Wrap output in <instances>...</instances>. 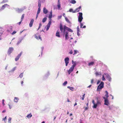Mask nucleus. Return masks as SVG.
<instances>
[{
	"label": "nucleus",
	"mask_w": 123,
	"mask_h": 123,
	"mask_svg": "<svg viewBox=\"0 0 123 123\" xmlns=\"http://www.w3.org/2000/svg\"><path fill=\"white\" fill-rule=\"evenodd\" d=\"M92 103L93 104V105L92 106L93 108L96 109L98 107L97 105V103H96L95 102V101L94 100H93L92 101Z\"/></svg>",
	"instance_id": "nucleus-12"
},
{
	"label": "nucleus",
	"mask_w": 123,
	"mask_h": 123,
	"mask_svg": "<svg viewBox=\"0 0 123 123\" xmlns=\"http://www.w3.org/2000/svg\"><path fill=\"white\" fill-rule=\"evenodd\" d=\"M69 53L70 54H72L73 53V52L72 50H71L69 52Z\"/></svg>",
	"instance_id": "nucleus-61"
},
{
	"label": "nucleus",
	"mask_w": 123,
	"mask_h": 123,
	"mask_svg": "<svg viewBox=\"0 0 123 123\" xmlns=\"http://www.w3.org/2000/svg\"><path fill=\"white\" fill-rule=\"evenodd\" d=\"M58 3L57 4V8L58 10H61V5L60 4V0H58Z\"/></svg>",
	"instance_id": "nucleus-14"
},
{
	"label": "nucleus",
	"mask_w": 123,
	"mask_h": 123,
	"mask_svg": "<svg viewBox=\"0 0 123 123\" xmlns=\"http://www.w3.org/2000/svg\"><path fill=\"white\" fill-rule=\"evenodd\" d=\"M16 68H17L16 67H14L12 68V70H11L10 71H9V72H13L15 70V69H16Z\"/></svg>",
	"instance_id": "nucleus-33"
},
{
	"label": "nucleus",
	"mask_w": 123,
	"mask_h": 123,
	"mask_svg": "<svg viewBox=\"0 0 123 123\" xmlns=\"http://www.w3.org/2000/svg\"><path fill=\"white\" fill-rule=\"evenodd\" d=\"M12 119V118L11 117H9L8 119V123H11V121Z\"/></svg>",
	"instance_id": "nucleus-49"
},
{
	"label": "nucleus",
	"mask_w": 123,
	"mask_h": 123,
	"mask_svg": "<svg viewBox=\"0 0 123 123\" xmlns=\"http://www.w3.org/2000/svg\"><path fill=\"white\" fill-rule=\"evenodd\" d=\"M78 63L77 62H76L75 61L73 63V64L72 66L74 68L77 65Z\"/></svg>",
	"instance_id": "nucleus-31"
},
{
	"label": "nucleus",
	"mask_w": 123,
	"mask_h": 123,
	"mask_svg": "<svg viewBox=\"0 0 123 123\" xmlns=\"http://www.w3.org/2000/svg\"><path fill=\"white\" fill-rule=\"evenodd\" d=\"M24 39V37H22L19 38V40H20L21 41H22Z\"/></svg>",
	"instance_id": "nucleus-45"
},
{
	"label": "nucleus",
	"mask_w": 123,
	"mask_h": 123,
	"mask_svg": "<svg viewBox=\"0 0 123 123\" xmlns=\"http://www.w3.org/2000/svg\"><path fill=\"white\" fill-rule=\"evenodd\" d=\"M42 25V24L41 23H40L39 24V27H38V29L37 30H38L41 28Z\"/></svg>",
	"instance_id": "nucleus-48"
},
{
	"label": "nucleus",
	"mask_w": 123,
	"mask_h": 123,
	"mask_svg": "<svg viewBox=\"0 0 123 123\" xmlns=\"http://www.w3.org/2000/svg\"><path fill=\"white\" fill-rule=\"evenodd\" d=\"M49 16L53 17L52 16V11H51L50 12V13L49 15Z\"/></svg>",
	"instance_id": "nucleus-39"
},
{
	"label": "nucleus",
	"mask_w": 123,
	"mask_h": 123,
	"mask_svg": "<svg viewBox=\"0 0 123 123\" xmlns=\"http://www.w3.org/2000/svg\"><path fill=\"white\" fill-rule=\"evenodd\" d=\"M104 74L106 76V77L109 82H111V78L108 74L104 73Z\"/></svg>",
	"instance_id": "nucleus-6"
},
{
	"label": "nucleus",
	"mask_w": 123,
	"mask_h": 123,
	"mask_svg": "<svg viewBox=\"0 0 123 123\" xmlns=\"http://www.w3.org/2000/svg\"><path fill=\"white\" fill-rule=\"evenodd\" d=\"M59 28L61 31V33L63 37H65V40H66L69 38V32H72L73 30L67 26L65 25H63L62 24L60 23Z\"/></svg>",
	"instance_id": "nucleus-1"
},
{
	"label": "nucleus",
	"mask_w": 123,
	"mask_h": 123,
	"mask_svg": "<svg viewBox=\"0 0 123 123\" xmlns=\"http://www.w3.org/2000/svg\"><path fill=\"white\" fill-rule=\"evenodd\" d=\"M14 50L13 48L12 47H9L7 52V54L9 55Z\"/></svg>",
	"instance_id": "nucleus-11"
},
{
	"label": "nucleus",
	"mask_w": 123,
	"mask_h": 123,
	"mask_svg": "<svg viewBox=\"0 0 123 123\" xmlns=\"http://www.w3.org/2000/svg\"><path fill=\"white\" fill-rule=\"evenodd\" d=\"M6 5H7L6 4H5L2 6L1 8L0 9V11L4 9L6 7Z\"/></svg>",
	"instance_id": "nucleus-24"
},
{
	"label": "nucleus",
	"mask_w": 123,
	"mask_h": 123,
	"mask_svg": "<svg viewBox=\"0 0 123 123\" xmlns=\"http://www.w3.org/2000/svg\"><path fill=\"white\" fill-rule=\"evenodd\" d=\"M25 15V14H24L22 15L21 18V21H22L23 19L24 18Z\"/></svg>",
	"instance_id": "nucleus-41"
},
{
	"label": "nucleus",
	"mask_w": 123,
	"mask_h": 123,
	"mask_svg": "<svg viewBox=\"0 0 123 123\" xmlns=\"http://www.w3.org/2000/svg\"><path fill=\"white\" fill-rule=\"evenodd\" d=\"M24 39V37H22L19 38V40H20L21 41H22Z\"/></svg>",
	"instance_id": "nucleus-47"
},
{
	"label": "nucleus",
	"mask_w": 123,
	"mask_h": 123,
	"mask_svg": "<svg viewBox=\"0 0 123 123\" xmlns=\"http://www.w3.org/2000/svg\"><path fill=\"white\" fill-rule=\"evenodd\" d=\"M22 52H20V53L19 54H18L17 56L19 58H20V57L21 56L22 54Z\"/></svg>",
	"instance_id": "nucleus-42"
},
{
	"label": "nucleus",
	"mask_w": 123,
	"mask_h": 123,
	"mask_svg": "<svg viewBox=\"0 0 123 123\" xmlns=\"http://www.w3.org/2000/svg\"><path fill=\"white\" fill-rule=\"evenodd\" d=\"M6 4L7 5H6V7H7V8H8L9 9H10V6L9 5H8L7 4Z\"/></svg>",
	"instance_id": "nucleus-60"
},
{
	"label": "nucleus",
	"mask_w": 123,
	"mask_h": 123,
	"mask_svg": "<svg viewBox=\"0 0 123 123\" xmlns=\"http://www.w3.org/2000/svg\"><path fill=\"white\" fill-rule=\"evenodd\" d=\"M19 57L17 56H16V57L15 58V61H18V59H19Z\"/></svg>",
	"instance_id": "nucleus-43"
},
{
	"label": "nucleus",
	"mask_w": 123,
	"mask_h": 123,
	"mask_svg": "<svg viewBox=\"0 0 123 123\" xmlns=\"http://www.w3.org/2000/svg\"><path fill=\"white\" fill-rule=\"evenodd\" d=\"M41 56L42 55L43 53V50L44 47H41Z\"/></svg>",
	"instance_id": "nucleus-40"
},
{
	"label": "nucleus",
	"mask_w": 123,
	"mask_h": 123,
	"mask_svg": "<svg viewBox=\"0 0 123 123\" xmlns=\"http://www.w3.org/2000/svg\"><path fill=\"white\" fill-rule=\"evenodd\" d=\"M100 81L99 80H98L97 82V85H98L99 83H100Z\"/></svg>",
	"instance_id": "nucleus-56"
},
{
	"label": "nucleus",
	"mask_w": 123,
	"mask_h": 123,
	"mask_svg": "<svg viewBox=\"0 0 123 123\" xmlns=\"http://www.w3.org/2000/svg\"><path fill=\"white\" fill-rule=\"evenodd\" d=\"M19 100V98L17 97H15L14 99V101L16 103L18 102V100Z\"/></svg>",
	"instance_id": "nucleus-26"
},
{
	"label": "nucleus",
	"mask_w": 123,
	"mask_h": 123,
	"mask_svg": "<svg viewBox=\"0 0 123 123\" xmlns=\"http://www.w3.org/2000/svg\"><path fill=\"white\" fill-rule=\"evenodd\" d=\"M51 24L48 23V24L47 25H46V27H45V28H46V31H48L49 30V29L50 27V26Z\"/></svg>",
	"instance_id": "nucleus-20"
},
{
	"label": "nucleus",
	"mask_w": 123,
	"mask_h": 123,
	"mask_svg": "<svg viewBox=\"0 0 123 123\" xmlns=\"http://www.w3.org/2000/svg\"><path fill=\"white\" fill-rule=\"evenodd\" d=\"M81 8V6H79L73 12V13H74L79 12Z\"/></svg>",
	"instance_id": "nucleus-16"
},
{
	"label": "nucleus",
	"mask_w": 123,
	"mask_h": 123,
	"mask_svg": "<svg viewBox=\"0 0 123 123\" xmlns=\"http://www.w3.org/2000/svg\"><path fill=\"white\" fill-rule=\"evenodd\" d=\"M23 73H21L19 75V77H18V78L19 77H20L21 78H22L23 76Z\"/></svg>",
	"instance_id": "nucleus-35"
},
{
	"label": "nucleus",
	"mask_w": 123,
	"mask_h": 123,
	"mask_svg": "<svg viewBox=\"0 0 123 123\" xmlns=\"http://www.w3.org/2000/svg\"><path fill=\"white\" fill-rule=\"evenodd\" d=\"M94 80L93 79H92L91 81V83L92 84L94 82Z\"/></svg>",
	"instance_id": "nucleus-58"
},
{
	"label": "nucleus",
	"mask_w": 123,
	"mask_h": 123,
	"mask_svg": "<svg viewBox=\"0 0 123 123\" xmlns=\"http://www.w3.org/2000/svg\"><path fill=\"white\" fill-rule=\"evenodd\" d=\"M88 107H86L84 109V110L85 111H86V110H88Z\"/></svg>",
	"instance_id": "nucleus-63"
},
{
	"label": "nucleus",
	"mask_w": 123,
	"mask_h": 123,
	"mask_svg": "<svg viewBox=\"0 0 123 123\" xmlns=\"http://www.w3.org/2000/svg\"><path fill=\"white\" fill-rule=\"evenodd\" d=\"M74 11H73V9L72 8H70L69 9V10L68 11V12H72V13H73V12Z\"/></svg>",
	"instance_id": "nucleus-52"
},
{
	"label": "nucleus",
	"mask_w": 123,
	"mask_h": 123,
	"mask_svg": "<svg viewBox=\"0 0 123 123\" xmlns=\"http://www.w3.org/2000/svg\"><path fill=\"white\" fill-rule=\"evenodd\" d=\"M50 74V73L49 71H48L44 75L43 77V79L44 80L47 79Z\"/></svg>",
	"instance_id": "nucleus-10"
},
{
	"label": "nucleus",
	"mask_w": 123,
	"mask_h": 123,
	"mask_svg": "<svg viewBox=\"0 0 123 123\" xmlns=\"http://www.w3.org/2000/svg\"><path fill=\"white\" fill-rule=\"evenodd\" d=\"M68 82L67 81H65L63 83V85L64 86H65L67 84Z\"/></svg>",
	"instance_id": "nucleus-38"
},
{
	"label": "nucleus",
	"mask_w": 123,
	"mask_h": 123,
	"mask_svg": "<svg viewBox=\"0 0 123 123\" xmlns=\"http://www.w3.org/2000/svg\"><path fill=\"white\" fill-rule=\"evenodd\" d=\"M62 17V15H61L60 16H59L58 17V19H59L61 18Z\"/></svg>",
	"instance_id": "nucleus-55"
},
{
	"label": "nucleus",
	"mask_w": 123,
	"mask_h": 123,
	"mask_svg": "<svg viewBox=\"0 0 123 123\" xmlns=\"http://www.w3.org/2000/svg\"><path fill=\"white\" fill-rule=\"evenodd\" d=\"M45 0H38V5L39 4L41 6V3H44L45 2Z\"/></svg>",
	"instance_id": "nucleus-18"
},
{
	"label": "nucleus",
	"mask_w": 123,
	"mask_h": 123,
	"mask_svg": "<svg viewBox=\"0 0 123 123\" xmlns=\"http://www.w3.org/2000/svg\"><path fill=\"white\" fill-rule=\"evenodd\" d=\"M96 102L98 107L101 105V103L103 99L100 96H99L96 97Z\"/></svg>",
	"instance_id": "nucleus-2"
},
{
	"label": "nucleus",
	"mask_w": 123,
	"mask_h": 123,
	"mask_svg": "<svg viewBox=\"0 0 123 123\" xmlns=\"http://www.w3.org/2000/svg\"><path fill=\"white\" fill-rule=\"evenodd\" d=\"M7 118V116H6L4 118H3L2 119V121H5Z\"/></svg>",
	"instance_id": "nucleus-57"
},
{
	"label": "nucleus",
	"mask_w": 123,
	"mask_h": 123,
	"mask_svg": "<svg viewBox=\"0 0 123 123\" xmlns=\"http://www.w3.org/2000/svg\"><path fill=\"white\" fill-rule=\"evenodd\" d=\"M70 2L72 4H74L76 3V1L75 0H71L70 1Z\"/></svg>",
	"instance_id": "nucleus-34"
},
{
	"label": "nucleus",
	"mask_w": 123,
	"mask_h": 123,
	"mask_svg": "<svg viewBox=\"0 0 123 123\" xmlns=\"http://www.w3.org/2000/svg\"><path fill=\"white\" fill-rule=\"evenodd\" d=\"M65 19L66 21L68 23L70 24H71V22L68 19V18L67 17H66L65 18Z\"/></svg>",
	"instance_id": "nucleus-28"
},
{
	"label": "nucleus",
	"mask_w": 123,
	"mask_h": 123,
	"mask_svg": "<svg viewBox=\"0 0 123 123\" xmlns=\"http://www.w3.org/2000/svg\"><path fill=\"white\" fill-rule=\"evenodd\" d=\"M79 15L78 16V22H79L80 21H82V20L83 19V18L82 16L83 14L82 12H79L78 13Z\"/></svg>",
	"instance_id": "nucleus-5"
},
{
	"label": "nucleus",
	"mask_w": 123,
	"mask_h": 123,
	"mask_svg": "<svg viewBox=\"0 0 123 123\" xmlns=\"http://www.w3.org/2000/svg\"><path fill=\"white\" fill-rule=\"evenodd\" d=\"M52 16H48V18L49 19V22L48 23L50 24H51V23H52L51 21L52 20L51 18H52Z\"/></svg>",
	"instance_id": "nucleus-23"
},
{
	"label": "nucleus",
	"mask_w": 123,
	"mask_h": 123,
	"mask_svg": "<svg viewBox=\"0 0 123 123\" xmlns=\"http://www.w3.org/2000/svg\"><path fill=\"white\" fill-rule=\"evenodd\" d=\"M95 74L96 76H98L99 75H101V73L100 72H96L95 73Z\"/></svg>",
	"instance_id": "nucleus-36"
},
{
	"label": "nucleus",
	"mask_w": 123,
	"mask_h": 123,
	"mask_svg": "<svg viewBox=\"0 0 123 123\" xmlns=\"http://www.w3.org/2000/svg\"><path fill=\"white\" fill-rule=\"evenodd\" d=\"M104 74L103 75L102 78V80L103 81H105V77Z\"/></svg>",
	"instance_id": "nucleus-37"
},
{
	"label": "nucleus",
	"mask_w": 123,
	"mask_h": 123,
	"mask_svg": "<svg viewBox=\"0 0 123 123\" xmlns=\"http://www.w3.org/2000/svg\"><path fill=\"white\" fill-rule=\"evenodd\" d=\"M34 21V19H32L30 21L29 24V26L30 27H31L32 26Z\"/></svg>",
	"instance_id": "nucleus-17"
},
{
	"label": "nucleus",
	"mask_w": 123,
	"mask_h": 123,
	"mask_svg": "<svg viewBox=\"0 0 123 123\" xmlns=\"http://www.w3.org/2000/svg\"><path fill=\"white\" fill-rule=\"evenodd\" d=\"M22 21H21H21L20 22H19L18 23H17V24H18L19 25H20L21 24V22H22Z\"/></svg>",
	"instance_id": "nucleus-64"
},
{
	"label": "nucleus",
	"mask_w": 123,
	"mask_h": 123,
	"mask_svg": "<svg viewBox=\"0 0 123 123\" xmlns=\"http://www.w3.org/2000/svg\"><path fill=\"white\" fill-rule=\"evenodd\" d=\"M85 95V93H84L82 96V97L81 98L83 100L84 99Z\"/></svg>",
	"instance_id": "nucleus-50"
},
{
	"label": "nucleus",
	"mask_w": 123,
	"mask_h": 123,
	"mask_svg": "<svg viewBox=\"0 0 123 123\" xmlns=\"http://www.w3.org/2000/svg\"><path fill=\"white\" fill-rule=\"evenodd\" d=\"M69 58L68 57H67L65 58L64 61L66 66H67L69 63Z\"/></svg>",
	"instance_id": "nucleus-8"
},
{
	"label": "nucleus",
	"mask_w": 123,
	"mask_h": 123,
	"mask_svg": "<svg viewBox=\"0 0 123 123\" xmlns=\"http://www.w3.org/2000/svg\"><path fill=\"white\" fill-rule=\"evenodd\" d=\"M103 98L104 100V104L107 106H109L110 105L109 101L108 98H105V96H103Z\"/></svg>",
	"instance_id": "nucleus-4"
},
{
	"label": "nucleus",
	"mask_w": 123,
	"mask_h": 123,
	"mask_svg": "<svg viewBox=\"0 0 123 123\" xmlns=\"http://www.w3.org/2000/svg\"><path fill=\"white\" fill-rule=\"evenodd\" d=\"M47 18L46 17H45L43 18L42 20V22L43 23H44L46 22L47 20Z\"/></svg>",
	"instance_id": "nucleus-30"
},
{
	"label": "nucleus",
	"mask_w": 123,
	"mask_h": 123,
	"mask_svg": "<svg viewBox=\"0 0 123 123\" xmlns=\"http://www.w3.org/2000/svg\"><path fill=\"white\" fill-rule=\"evenodd\" d=\"M74 68L73 66H71L69 70H68L67 72L69 75L74 70Z\"/></svg>",
	"instance_id": "nucleus-13"
},
{
	"label": "nucleus",
	"mask_w": 123,
	"mask_h": 123,
	"mask_svg": "<svg viewBox=\"0 0 123 123\" xmlns=\"http://www.w3.org/2000/svg\"><path fill=\"white\" fill-rule=\"evenodd\" d=\"M39 4L38 5V9L37 11V13H39L41 12V6H40V5Z\"/></svg>",
	"instance_id": "nucleus-19"
},
{
	"label": "nucleus",
	"mask_w": 123,
	"mask_h": 123,
	"mask_svg": "<svg viewBox=\"0 0 123 123\" xmlns=\"http://www.w3.org/2000/svg\"><path fill=\"white\" fill-rule=\"evenodd\" d=\"M32 115L31 114V113H30L28 114L26 116V117L28 118H30L32 117Z\"/></svg>",
	"instance_id": "nucleus-29"
},
{
	"label": "nucleus",
	"mask_w": 123,
	"mask_h": 123,
	"mask_svg": "<svg viewBox=\"0 0 123 123\" xmlns=\"http://www.w3.org/2000/svg\"><path fill=\"white\" fill-rule=\"evenodd\" d=\"M94 64V62H91L88 63V65L89 66H92Z\"/></svg>",
	"instance_id": "nucleus-25"
},
{
	"label": "nucleus",
	"mask_w": 123,
	"mask_h": 123,
	"mask_svg": "<svg viewBox=\"0 0 123 123\" xmlns=\"http://www.w3.org/2000/svg\"><path fill=\"white\" fill-rule=\"evenodd\" d=\"M21 42V41L20 40H19L18 42L17 43V45H18L20 44V43Z\"/></svg>",
	"instance_id": "nucleus-51"
},
{
	"label": "nucleus",
	"mask_w": 123,
	"mask_h": 123,
	"mask_svg": "<svg viewBox=\"0 0 123 123\" xmlns=\"http://www.w3.org/2000/svg\"><path fill=\"white\" fill-rule=\"evenodd\" d=\"M48 12V10L45 7H44L43 8V13L45 14H47Z\"/></svg>",
	"instance_id": "nucleus-21"
},
{
	"label": "nucleus",
	"mask_w": 123,
	"mask_h": 123,
	"mask_svg": "<svg viewBox=\"0 0 123 123\" xmlns=\"http://www.w3.org/2000/svg\"><path fill=\"white\" fill-rule=\"evenodd\" d=\"M24 39V37H22L19 38V40H20L21 41H22Z\"/></svg>",
	"instance_id": "nucleus-46"
},
{
	"label": "nucleus",
	"mask_w": 123,
	"mask_h": 123,
	"mask_svg": "<svg viewBox=\"0 0 123 123\" xmlns=\"http://www.w3.org/2000/svg\"><path fill=\"white\" fill-rule=\"evenodd\" d=\"M38 39H41V38L40 37V35H39L38 36Z\"/></svg>",
	"instance_id": "nucleus-62"
},
{
	"label": "nucleus",
	"mask_w": 123,
	"mask_h": 123,
	"mask_svg": "<svg viewBox=\"0 0 123 123\" xmlns=\"http://www.w3.org/2000/svg\"><path fill=\"white\" fill-rule=\"evenodd\" d=\"M55 35L56 36L58 37H61V36L60 35V30L59 29H58L57 30L56 33Z\"/></svg>",
	"instance_id": "nucleus-15"
},
{
	"label": "nucleus",
	"mask_w": 123,
	"mask_h": 123,
	"mask_svg": "<svg viewBox=\"0 0 123 123\" xmlns=\"http://www.w3.org/2000/svg\"><path fill=\"white\" fill-rule=\"evenodd\" d=\"M104 87V83L103 82H101L100 84L98 86L97 89V91L98 92H100L101 89Z\"/></svg>",
	"instance_id": "nucleus-3"
},
{
	"label": "nucleus",
	"mask_w": 123,
	"mask_h": 123,
	"mask_svg": "<svg viewBox=\"0 0 123 123\" xmlns=\"http://www.w3.org/2000/svg\"><path fill=\"white\" fill-rule=\"evenodd\" d=\"M78 51L77 50H74V53L73 54V55H74L76 54L77 53H78Z\"/></svg>",
	"instance_id": "nucleus-44"
},
{
	"label": "nucleus",
	"mask_w": 123,
	"mask_h": 123,
	"mask_svg": "<svg viewBox=\"0 0 123 123\" xmlns=\"http://www.w3.org/2000/svg\"><path fill=\"white\" fill-rule=\"evenodd\" d=\"M82 21H80L78 22L79 23H80V26L81 28H82V27L84 25V22L81 23Z\"/></svg>",
	"instance_id": "nucleus-27"
},
{
	"label": "nucleus",
	"mask_w": 123,
	"mask_h": 123,
	"mask_svg": "<svg viewBox=\"0 0 123 123\" xmlns=\"http://www.w3.org/2000/svg\"><path fill=\"white\" fill-rule=\"evenodd\" d=\"M16 31H14L11 33V34L12 35H13L15 34L16 33Z\"/></svg>",
	"instance_id": "nucleus-53"
},
{
	"label": "nucleus",
	"mask_w": 123,
	"mask_h": 123,
	"mask_svg": "<svg viewBox=\"0 0 123 123\" xmlns=\"http://www.w3.org/2000/svg\"><path fill=\"white\" fill-rule=\"evenodd\" d=\"M67 88L69 89L70 90L72 91H73L74 90V88L73 87L68 86H67Z\"/></svg>",
	"instance_id": "nucleus-32"
},
{
	"label": "nucleus",
	"mask_w": 123,
	"mask_h": 123,
	"mask_svg": "<svg viewBox=\"0 0 123 123\" xmlns=\"http://www.w3.org/2000/svg\"><path fill=\"white\" fill-rule=\"evenodd\" d=\"M28 94L27 93H26L24 94V96L25 97H27L28 96Z\"/></svg>",
	"instance_id": "nucleus-59"
},
{
	"label": "nucleus",
	"mask_w": 123,
	"mask_h": 123,
	"mask_svg": "<svg viewBox=\"0 0 123 123\" xmlns=\"http://www.w3.org/2000/svg\"><path fill=\"white\" fill-rule=\"evenodd\" d=\"M4 99H3L2 100V104L3 106H4L5 105V104L4 103Z\"/></svg>",
	"instance_id": "nucleus-54"
},
{
	"label": "nucleus",
	"mask_w": 123,
	"mask_h": 123,
	"mask_svg": "<svg viewBox=\"0 0 123 123\" xmlns=\"http://www.w3.org/2000/svg\"><path fill=\"white\" fill-rule=\"evenodd\" d=\"M12 26H8L6 30L7 32L10 33H11L12 32Z\"/></svg>",
	"instance_id": "nucleus-7"
},
{
	"label": "nucleus",
	"mask_w": 123,
	"mask_h": 123,
	"mask_svg": "<svg viewBox=\"0 0 123 123\" xmlns=\"http://www.w3.org/2000/svg\"><path fill=\"white\" fill-rule=\"evenodd\" d=\"M105 98H108V97H109V96L108 95L109 93L107 91H105Z\"/></svg>",
	"instance_id": "nucleus-22"
},
{
	"label": "nucleus",
	"mask_w": 123,
	"mask_h": 123,
	"mask_svg": "<svg viewBox=\"0 0 123 123\" xmlns=\"http://www.w3.org/2000/svg\"><path fill=\"white\" fill-rule=\"evenodd\" d=\"M15 11L18 13H20L22 12L24 10V9L23 8H16L15 9Z\"/></svg>",
	"instance_id": "nucleus-9"
}]
</instances>
